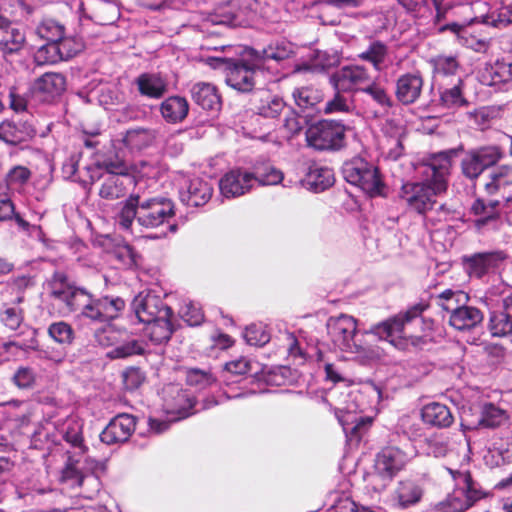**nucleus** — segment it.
<instances>
[{
  "instance_id": "50",
  "label": "nucleus",
  "mask_w": 512,
  "mask_h": 512,
  "mask_svg": "<svg viewBox=\"0 0 512 512\" xmlns=\"http://www.w3.org/2000/svg\"><path fill=\"white\" fill-rule=\"evenodd\" d=\"M463 81L461 78L457 79L450 88H444L440 91V101L442 106L448 109H458L468 106L469 102L464 97L462 92Z\"/></svg>"
},
{
  "instance_id": "21",
  "label": "nucleus",
  "mask_w": 512,
  "mask_h": 512,
  "mask_svg": "<svg viewBox=\"0 0 512 512\" xmlns=\"http://www.w3.org/2000/svg\"><path fill=\"white\" fill-rule=\"evenodd\" d=\"M36 131L27 121H2L0 123V140L11 146L27 147V143L35 136Z\"/></svg>"
},
{
  "instance_id": "22",
  "label": "nucleus",
  "mask_w": 512,
  "mask_h": 512,
  "mask_svg": "<svg viewBox=\"0 0 512 512\" xmlns=\"http://www.w3.org/2000/svg\"><path fill=\"white\" fill-rule=\"evenodd\" d=\"M212 194L211 184L199 177L186 180L179 191L181 202L191 207L205 205L211 199Z\"/></svg>"
},
{
  "instance_id": "51",
  "label": "nucleus",
  "mask_w": 512,
  "mask_h": 512,
  "mask_svg": "<svg viewBox=\"0 0 512 512\" xmlns=\"http://www.w3.org/2000/svg\"><path fill=\"white\" fill-rule=\"evenodd\" d=\"M439 305L449 316L469 302V295L461 290L446 289L438 295Z\"/></svg>"
},
{
  "instance_id": "12",
  "label": "nucleus",
  "mask_w": 512,
  "mask_h": 512,
  "mask_svg": "<svg viewBox=\"0 0 512 512\" xmlns=\"http://www.w3.org/2000/svg\"><path fill=\"white\" fill-rule=\"evenodd\" d=\"M196 398L190 389L170 383L163 388V407L173 421L185 419L195 413Z\"/></svg>"
},
{
  "instance_id": "17",
  "label": "nucleus",
  "mask_w": 512,
  "mask_h": 512,
  "mask_svg": "<svg viewBox=\"0 0 512 512\" xmlns=\"http://www.w3.org/2000/svg\"><path fill=\"white\" fill-rule=\"evenodd\" d=\"M471 213L478 218L474 221L479 231L498 230L502 225L500 202L498 200L476 198L470 208Z\"/></svg>"
},
{
  "instance_id": "23",
  "label": "nucleus",
  "mask_w": 512,
  "mask_h": 512,
  "mask_svg": "<svg viewBox=\"0 0 512 512\" xmlns=\"http://www.w3.org/2000/svg\"><path fill=\"white\" fill-rule=\"evenodd\" d=\"M424 495L423 486L416 480L406 479L398 482L391 495L394 508L405 510L420 503Z\"/></svg>"
},
{
  "instance_id": "37",
  "label": "nucleus",
  "mask_w": 512,
  "mask_h": 512,
  "mask_svg": "<svg viewBox=\"0 0 512 512\" xmlns=\"http://www.w3.org/2000/svg\"><path fill=\"white\" fill-rule=\"evenodd\" d=\"M145 351L146 344L143 341L123 331L116 346L109 350L106 356L110 359H125L135 355H143Z\"/></svg>"
},
{
  "instance_id": "7",
  "label": "nucleus",
  "mask_w": 512,
  "mask_h": 512,
  "mask_svg": "<svg viewBox=\"0 0 512 512\" xmlns=\"http://www.w3.org/2000/svg\"><path fill=\"white\" fill-rule=\"evenodd\" d=\"M327 335L335 349L356 354L362 358V362L369 364L379 358V353L370 348H365L359 338L357 320L350 315L340 314L330 317L326 324Z\"/></svg>"
},
{
  "instance_id": "11",
  "label": "nucleus",
  "mask_w": 512,
  "mask_h": 512,
  "mask_svg": "<svg viewBox=\"0 0 512 512\" xmlns=\"http://www.w3.org/2000/svg\"><path fill=\"white\" fill-rule=\"evenodd\" d=\"M407 461L408 456L401 449L394 446L383 448L376 457L375 473L369 478L372 489L382 492Z\"/></svg>"
},
{
  "instance_id": "41",
  "label": "nucleus",
  "mask_w": 512,
  "mask_h": 512,
  "mask_svg": "<svg viewBox=\"0 0 512 512\" xmlns=\"http://www.w3.org/2000/svg\"><path fill=\"white\" fill-rule=\"evenodd\" d=\"M160 112L167 123H181L188 115L189 103L181 96H170L160 105Z\"/></svg>"
},
{
  "instance_id": "44",
  "label": "nucleus",
  "mask_w": 512,
  "mask_h": 512,
  "mask_svg": "<svg viewBox=\"0 0 512 512\" xmlns=\"http://www.w3.org/2000/svg\"><path fill=\"white\" fill-rule=\"evenodd\" d=\"M487 328L492 337L512 336L511 315L503 308L502 310L490 311Z\"/></svg>"
},
{
  "instance_id": "5",
  "label": "nucleus",
  "mask_w": 512,
  "mask_h": 512,
  "mask_svg": "<svg viewBox=\"0 0 512 512\" xmlns=\"http://www.w3.org/2000/svg\"><path fill=\"white\" fill-rule=\"evenodd\" d=\"M446 469L452 477L454 488L443 500L433 505L430 512H464L487 497L488 493L470 471Z\"/></svg>"
},
{
  "instance_id": "62",
  "label": "nucleus",
  "mask_w": 512,
  "mask_h": 512,
  "mask_svg": "<svg viewBox=\"0 0 512 512\" xmlns=\"http://www.w3.org/2000/svg\"><path fill=\"white\" fill-rule=\"evenodd\" d=\"M37 379L36 371L29 366H20L14 372L12 383L21 390H29L35 386Z\"/></svg>"
},
{
  "instance_id": "24",
  "label": "nucleus",
  "mask_w": 512,
  "mask_h": 512,
  "mask_svg": "<svg viewBox=\"0 0 512 512\" xmlns=\"http://www.w3.org/2000/svg\"><path fill=\"white\" fill-rule=\"evenodd\" d=\"M505 258L501 251H490L475 253L463 257V265L471 278L480 279L485 276L491 268H494Z\"/></svg>"
},
{
  "instance_id": "52",
  "label": "nucleus",
  "mask_w": 512,
  "mask_h": 512,
  "mask_svg": "<svg viewBox=\"0 0 512 512\" xmlns=\"http://www.w3.org/2000/svg\"><path fill=\"white\" fill-rule=\"evenodd\" d=\"M512 184V165H500L490 174V181L485 183V191L492 195L501 187Z\"/></svg>"
},
{
  "instance_id": "57",
  "label": "nucleus",
  "mask_w": 512,
  "mask_h": 512,
  "mask_svg": "<svg viewBox=\"0 0 512 512\" xmlns=\"http://www.w3.org/2000/svg\"><path fill=\"white\" fill-rule=\"evenodd\" d=\"M112 320L108 322H102L101 324H106L105 326L97 329L94 334L95 341L98 345L102 347H111L114 348L118 343V340L123 331L115 329L111 324Z\"/></svg>"
},
{
  "instance_id": "46",
  "label": "nucleus",
  "mask_w": 512,
  "mask_h": 512,
  "mask_svg": "<svg viewBox=\"0 0 512 512\" xmlns=\"http://www.w3.org/2000/svg\"><path fill=\"white\" fill-rule=\"evenodd\" d=\"M67 461L61 472V481L68 484L72 488L81 484L84 472L81 471V460L84 455H72L70 451H66Z\"/></svg>"
},
{
  "instance_id": "9",
  "label": "nucleus",
  "mask_w": 512,
  "mask_h": 512,
  "mask_svg": "<svg viewBox=\"0 0 512 512\" xmlns=\"http://www.w3.org/2000/svg\"><path fill=\"white\" fill-rule=\"evenodd\" d=\"M427 308L428 305L424 302L416 303L406 311L372 326L369 333L395 345L398 339L410 336L407 329L416 322H422V314Z\"/></svg>"
},
{
  "instance_id": "49",
  "label": "nucleus",
  "mask_w": 512,
  "mask_h": 512,
  "mask_svg": "<svg viewBox=\"0 0 512 512\" xmlns=\"http://www.w3.org/2000/svg\"><path fill=\"white\" fill-rule=\"evenodd\" d=\"M292 95L295 104L303 112L308 109H316L317 105L322 101L321 91L311 86L295 88Z\"/></svg>"
},
{
  "instance_id": "39",
  "label": "nucleus",
  "mask_w": 512,
  "mask_h": 512,
  "mask_svg": "<svg viewBox=\"0 0 512 512\" xmlns=\"http://www.w3.org/2000/svg\"><path fill=\"white\" fill-rule=\"evenodd\" d=\"M91 182L101 180L104 176L131 175L127 171L126 164L119 159L107 158L97 160L93 165L86 166Z\"/></svg>"
},
{
  "instance_id": "32",
  "label": "nucleus",
  "mask_w": 512,
  "mask_h": 512,
  "mask_svg": "<svg viewBox=\"0 0 512 512\" xmlns=\"http://www.w3.org/2000/svg\"><path fill=\"white\" fill-rule=\"evenodd\" d=\"M99 189V196L106 200L124 197L128 189L134 185L133 175L104 176Z\"/></svg>"
},
{
  "instance_id": "4",
  "label": "nucleus",
  "mask_w": 512,
  "mask_h": 512,
  "mask_svg": "<svg viewBox=\"0 0 512 512\" xmlns=\"http://www.w3.org/2000/svg\"><path fill=\"white\" fill-rule=\"evenodd\" d=\"M457 153V149H449L430 155L423 165L424 179L403 183L398 195L409 210L424 215L434 207L435 197L448 187L452 158Z\"/></svg>"
},
{
  "instance_id": "2",
  "label": "nucleus",
  "mask_w": 512,
  "mask_h": 512,
  "mask_svg": "<svg viewBox=\"0 0 512 512\" xmlns=\"http://www.w3.org/2000/svg\"><path fill=\"white\" fill-rule=\"evenodd\" d=\"M175 216V204L166 197H141L131 194L121 203L116 216L118 227L126 232L134 233L136 226L145 230L161 229L159 233L147 234L148 239H161L168 232H176L177 224L171 220Z\"/></svg>"
},
{
  "instance_id": "18",
  "label": "nucleus",
  "mask_w": 512,
  "mask_h": 512,
  "mask_svg": "<svg viewBox=\"0 0 512 512\" xmlns=\"http://www.w3.org/2000/svg\"><path fill=\"white\" fill-rule=\"evenodd\" d=\"M136 428V418L130 414H118L103 429L100 440L107 445L126 442Z\"/></svg>"
},
{
  "instance_id": "16",
  "label": "nucleus",
  "mask_w": 512,
  "mask_h": 512,
  "mask_svg": "<svg viewBox=\"0 0 512 512\" xmlns=\"http://www.w3.org/2000/svg\"><path fill=\"white\" fill-rule=\"evenodd\" d=\"M66 90V77L57 72H47L34 80L29 92L36 101L52 103Z\"/></svg>"
},
{
  "instance_id": "45",
  "label": "nucleus",
  "mask_w": 512,
  "mask_h": 512,
  "mask_svg": "<svg viewBox=\"0 0 512 512\" xmlns=\"http://www.w3.org/2000/svg\"><path fill=\"white\" fill-rule=\"evenodd\" d=\"M65 31V26L51 17L42 18L35 26V34L47 42L61 40Z\"/></svg>"
},
{
  "instance_id": "25",
  "label": "nucleus",
  "mask_w": 512,
  "mask_h": 512,
  "mask_svg": "<svg viewBox=\"0 0 512 512\" xmlns=\"http://www.w3.org/2000/svg\"><path fill=\"white\" fill-rule=\"evenodd\" d=\"M49 337L62 346L60 350H43L45 357L56 363L61 362L66 356V347L70 346L75 339V332L72 326L65 321L53 322L48 327Z\"/></svg>"
},
{
  "instance_id": "6",
  "label": "nucleus",
  "mask_w": 512,
  "mask_h": 512,
  "mask_svg": "<svg viewBox=\"0 0 512 512\" xmlns=\"http://www.w3.org/2000/svg\"><path fill=\"white\" fill-rule=\"evenodd\" d=\"M283 173L269 163L255 165L254 171L232 169L219 180V190L226 199H233L248 193L254 182L260 185H277L283 180Z\"/></svg>"
},
{
  "instance_id": "43",
  "label": "nucleus",
  "mask_w": 512,
  "mask_h": 512,
  "mask_svg": "<svg viewBox=\"0 0 512 512\" xmlns=\"http://www.w3.org/2000/svg\"><path fill=\"white\" fill-rule=\"evenodd\" d=\"M136 84L141 95L154 99L161 98L167 90L165 80L153 73L139 75L136 79Z\"/></svg>"
},
{
  "instance_id": "28",
  "label": "nucleus",
  "mask_w": 512,
  "mask_h": 512,
  "mask_svg": "<svg viewBox=\"0 0 512 512\" xmlns=\"http://www.w3.org/2000/svg\"><path fill=\"white\" fill-rule=\"evenodd\" d=\"M62 439L69 445L72 455H85L88 448L83 438V423L75 418H67L58 428Z\"/></svg>"
},
{
  "instance_id": "53",
  "label": "nucleus",
  "mask_w": 512,
  "mask_h": 512,
  "mask_svg": "<svg viewBox=\"0 0 512 512\" xmlns=\"http://www.w3.org/2000/svg\"><path fill=\"white\" fill-rule=\"evenodd\" d=\"M94 16L90 19L100 25L112 24L119 15V10L114 2L108 0H96L94 2Z\"/></svg>"
},
{
  "instance_id": "19",
  "label": "nucleus",
  "mask_w": 512,
  "mask_h": 512,
  "mask_svg": "<svg viewBox=\"0 0 512 512\" xmlns=\"http://www.w3.org/2000/svg\"><path fill=\"white\" fill-rule=\"evenodd\" d=\"M370 79L367 68L361 65L343 66L330 76V83L336 91L356 90Z\"/></svg>"
},
{
  "instance_id": "31",
  "label": "nucleus",
  "mask_w": 512,
  "mask_h": 512,
  "mask_svg": "<svg viewBox=\"0 0 512 512\" xmlns=\"http://www.w3.org/2000/svg\"><path fill=\"white\" fill-rule=\"evenodd\" d=\"M194 102L202 109L217 113L221 109V97L217 88L210 83H196L191 89Z\"/></svg>"
},
{
  "instance_id": "30",
  "label": "nucleus",
  "mask_w": 512,
  "mask_h": 512,
  "mask_svg": "<svg viewBox=\"0 0 512 512\" xmlns=\"http://www.w3.org/2000/svg\"><path fill=\"white\" fill-rule=\"evenodd\" d=\"M357 92L363 94L364 101L372 103L379 112L386 114L395 105L392 96L379 82L372 81L363 87L357 88Z\"/></svg>"
},
{
  "instance_id": "33",
  "label": "nucleus",
  "mask_w": 512,
  "mask_h": 512,
  "mask_svg": "<svg viewBox=\"0 0 512 512\" xmlns=\"http://www.w3.org/2000/svg\"><path fill=\"white\" fill-rule=\"evenodd\" d=\"M25 45V30L16 23L0 33V53L4 58L19 54Z\"/></svg>"
},
{
  "instance_id": "48",
  "label": "nucleus",
  "mask_w": 512,
  "mask_h": 512,
  "mask_svg": "<svg viewBox=\"0 0 512 512\" xmlns=\"http://www.w3.org/2000/svg\"><path fill=\"white\" fill-rule=\"evenodd\" d=\"M395 433L410 441H414L423 436L424 429L417 416L403 415L397 421Z\"/></svg>"
},
{
  "instance_id": "60",
  "label": "nucleus",
  "mask_w": 512,
  "mask_h": 512,
  "mask_svg": "<svg viewBox=\"0 0 512 512\" xmlns=\"http://www.w3.org/2000/svg\"><path fill=\"white\" fill-rule=\"evenodd\" d=\"M341 92L336 91L334 97L325 103L323 110L326 114L349 113L354 109L352 99Z\"/></svg>"
},
{
  "instance_id": "58",
  "label": "nucleus",
  "mask_w": 512,
  "mask_h": 512,
  "mask_svg": "<svg viewBox=\"0 0 512 512\" xmlns=\"http://www.w3.org/2000/svg\"><path fill=\"white\" fill-rule=\"evenodd\" d=\"M186 383L190 390L194 388L195 391H202L215 385V379L210 373L203 370L190 369L186 374Z\"/></svg>"
},
{
  "instance_id": "10",
  "label": "nucleus",
  "mask_w": 512,
  "mask_h": 512,
  "mask_svg": "<svg viewBox=\"0 0 512 512\" xmlns=\"http://www.w3.org/2000/svg\"><path fill=\"white\" fill-rule=\"evenodd\" d=\"M345 130L340 121L321 120L306 128L307 146L317 151H338L345 145Z\"/></svg>"
},
{
  "instance_id": "59",
  "label": "nucleus",
  "mask_w": 512,
  "mask_h": 512,
  "mask_svg": "<svg viewBox=\"0 0 512 512\" xmlns=\"http://www.w3.org/2000/svg\"><path fill=\"white\" fill-rule=\"evenodd\" d=\"M243 337L250 346L262 347L270 341V334L262 324H251L245 328Z\"/></svg>"
},
{
  "instance_id": "27",
  "label": "nucleus",
  "mask_w": 512,
  "mask_h": 512,
  "mask_svg": "<svg viewBox=\"0 0 512 512\" xmlns=\"http://www.w3.org/2000/svg\"><path fill=\"white\" fill-rule=\"evenodd\" d=\"M173 314L164 313L163 316L156 318L155 320L143 323L144 336L154 346H164L170 339L172 334L175 332V327L172 323Z\"/></svg>"
},
{
  "instance_id": "55",
  "label": "nucleus",
  "mask_w": 512,
  "mask_h": 512,
  "mask_svg": "<svg viewBox=\"0 0 512 512\" xmlns=\"http://www.w3.org/2000/svg\"><path fill=\"white\" fill-rule=\"evenodd\" d=\"M58 50L62 61H67L84 49L83 39L79 36H62L61 40H57Z\"/></svg>"
},
{
  "instance_id": "20",
  "label": "nucleus",
  "mask_w": 512,
  "mask_h": 512,
  "mask_svg": "<svg viewBox=\"0 0 512 512\" xmlns=\"http://www.w3.org/2000/svg\"><path fill=\"white\" fill-rule=\"evenodd\" d=\"M424 81L419 72H407L395 81V97L399 103L408 106L416 103L422 94Z\"/></svg>"
},
{
  "instance_id": "8",
  "label": "nucleus",
  "mask_w": 512,
  "mask_h": 512,
  "mask_svg": "<svg viewBox=\"0 0 512 512\" xmlns=\"http://www.w3.org/2000/svg\"><path fill=\"white\" fill-rule=\"evenodd\" d=\"M346 182L359 187L370 197L384 196L385 185L379 169L362 157L346 161L341 169Z\"/></svg>"
},
{
  "instance_id": "35",
  "label": "nucleus",
  "mask_w": 512,
  "mask_h": 512,
  "mask_svg": "<svg viewBox=\"0 0 512 512\" xmlns=\"http://www.w3.org/2000/svg\"><path fill=\"white\" fill-rule=\"evenodd\" d=\"M421 419L425 424L437 428H448L454 422L449 407L438 402L426 404L421 410Z\"/></svg>"
},
{
  "instance_id": "13",
  "label": "nucleus",
  "mask_w": 512,
  "mask_h": 512,
  "mask_svg": "<svg viewBox=\"0 0 512 512\" xmlns=\"http://www.w3.org/2000/svg\"><path fill=\"white\" fill-rule=\"evenodd\" d=\"M256 6L255 0H230L215 10L210 21L230 27L245 26L254 18Z\"/></svg>"
},
{
  "instance_id": "29",
  "label": "nucleus",
  "mask_w": 512,
  "mask_h": 512,
  "mask_svg": "<svg viewBox=\"0 0 512 512\" xmlns=\"http://www.w3.org/2000/svg\"><path fill=\"white\" fill-rule=\"evenodd\" d=\"M484 313L477 307L465 304L449 316V324L459 331H471L482 328Z\"/></svg>"
},
{
  "instance_id": "36",
  "label": "nucleus",
  "mask_w": 512,
  "mask_h": 512,
  "mask_svg": "<svg viewBox=\"0 0 512 512\" xmlns=\"http://www.w3.org/2000/svg\"><path fill=\"white\" fill-rule=\"evenodd\" d=\"M334 172L331 168L320 164H312L303 180L304 184L312 191L322 192L334 184Z\"/></svg>"
},
{
  "instance_id": "3",
  "label": "nucleus",
  "mask_w": 512,
  "mask_h": 512,
  "mask_svg": "<svg viewBox=\"0 0 512 512\" xmlns=\"http://www.w3.org/2000/svg\"><path fill=\"white\" fill-rule=\"evenodd\" d=\"M206 63L213 69H221L226 73L225 81L233 89L247 93L251 92L250 109L265 118H276L285 109L286 104L281 97L268 89L254 87L262 74L259 67L248 65L242 59L226 57H208Z\"/></svg>"
},
{
  "instance_id": "34",
  "label": "nucleus",
  "mask_w": 512,
  "mask_h": 512,
  "mask_svg": "<svg viewBox=\"0 0 512 512\" xmlns=\"http://www.w3.org/2000/svg\"><path fill=\"white\" fill-rule=\"evenodd\" d=\"M294 53L293 45L286 39H276L267 46L252 49V55L264 63L270 60L280 62L288 59Z\"/></svg>"
},
{
  "instance_id": "15",
  "label": "nucleus",
  "mask_w": 512,
  "mask_h": 512,
  "mask_svg": "<svg viewBox=\"0 0 512 512\" xmlns=\"http://www.w3.org/2000/svg\"><path fill=\"white\" fill-rule=\"evenodd\" d=\"M132 310L140 323L155 320L167 314H173V310L168 306L155 290H144L138 293L132 303Z\"/></svg>"
},
{
  "instance_id": "40",
  "label": "nucleus",
  "mask_w": 512,
  "mask_h": 512,
  "mask_svg": "<svg viewBox=\"0 0 512 512\" xmlns=\"http://www.w3.org/2000/svg\"><path fill=\"white\" fill-rule=\"evenodd\" d=\"M389 56V46L380 40H371L366 49L358 54L361 61L372 65L373 69L381 73L386 68V61Z\"/></svg>"
},
{
  "instance_id": "63",
  "label": "nucleus",
  "mask_w": 512,
  "mask_h": 512,
  "mask_svg": "<svg viewBox=\"0 0 512 512\" xmlns=\"http://www.w3.org/2000/svg\"><path fill=\"white\" fill-rule=\"evenodd\" d=\"M180 318L191 327L199 326L204 321V314L201 308L191 302H184L178 312Z\"/></svg>"
},
{
  "instance_id": "42",
  "label": "nucleus",
  "mask_w": 512,
  "mask_h": 512,
  "mask_svg": "<svg viewBox=\"0 0 512 512\" xmlns=\"http://www.w3.org/2000/svg\"><path fill=\"white\" fill-rule=\"evenodd\" d=\"M508 419L507 412L491 402L483 403L480 406V416L475 425H470V429L478 427L494 429L503 425Z\"/></svg>"
},
{
  "instance_id": "61",
  "label": "nucleus",
  "mask_w": 512,
  "mask_h": 512,
  "mask_svg": "<svg viewBox=\"0 0 512 512\" xmlns=\"http://www.w3.org/2000/svg\"><path fill=\"white\" fill-rule=\"evenodd\" d=\"M112 255L124 268L131 269L137 265L138 254L128 243L116 245Z\"/></svg>"
},
{
  "instance_id": "26",
  "label": "nucleus",
  "mask_w": 512,
  "mask_h": 512,
  "mask_svg": "<svg viewBox=\"0 0 512 512\" xmlns=\"http://www.w3.org/2000/svg\"><path fill=\"white\" fill-rule=\"evenodd\" d=\"M512 81V60L503 58L485 67L481 73V82L484 85L503 90Z\"/></svg>"
},
{
  "instance_id": "14",
  "label": "nucleus",
  "mask_w": 512,
  "mask_h": 512,
  "mask_svg": "<svg viewBox=\"0 0 512 512\" xmlns=\"http://www.w3.org/2000/svg\"><path fill=\"white\" fill-rule=\"evenodd\" d=\"M503 157L501 148L497 145H487L471 149L461 160V169L465 177L475 180L484 170L494 166Z\"/></svg>"
},
{
  "instance_id": "38",
  "label": "nucleus",
  "mask_w": 512,
  "mask_h": 512,
  "mask_svg": "<svg viewBox=\"0 0 512 512\" xmlns=\"http://www.w3.org/2000/svg\"><path fill=\"white\" fill-rule=\"evenodd\" d=\"M338 420L349 442H359L372 423L370 417L358 416L351 412L338 416Z\"/></svg>"
},
{
  "instance_id": "64",
  "label": "nucleus",
  "mask_w": 512,
  "mask_h": 512,
  "mask_svg": "<svg viewBox=\"0 0 512 512\" xmlns=\"http://www.w3.org/2000/svg\"><path fill=\"white\" fill-rule=\"evenodd\" d=\"M484 22L496 28H505L512 24V3L486 16Z\"/></svg>"
},
{
  "instance_id": "56",
  "label": "nucleus",
  "mask_w": 512,
  "mask_h": 512,
  "mask_svg": "<svg viewBox=\"0 0 512 512\" xmlns=\"http://www.w3.org/2000/svg\"><path fill=\"white\" fill-rule=\"evenodd\" d=\"M34 61L38 66L56 64L62 61L57 42H47L37 49Z\"/></svg>"
},
{
  "instance_id": "47",
  "label": "nucleus",
  "mask_w": 512,
  "mask_h": 512,
  "mask_svg": "<svg viewBox=\"0 0 512 512\" xmlns=\"http://www.w3.org/2000/svg\"><path fill=\"white\" fill-rule=\"evenodd\" d=\"M284 346L287 350L288 359L295 365H303L307 359L305 340L294 333L286 332L283 335Z\"/></svg>"
},
{
  "instance_id": "54",
  "label": "nucleus",
  "mask_w": 512,
  "mask_h": 512,
  "mask_svg": "<svg viewBox=\"0 0 512 512\" xmlns=\"http://www.w3.org/2000/svg\"><path fill=\"white\" fill-rule=\"evenodd\" d=\"M31 171L22 165L12 167L4 177L3 184L7 186V193L21 189L30 179Z\"/></svg>"
},
{
  "instance_id": "1",
  "label": "nucleus",
  "mask_w": 512,
  "mask_h": 512,
  "mask_svg": "<svg viewBox=\"0 0 512 512\" xmlns=\"http://www.w3.org/2000/svg\"><path fill=\"white\" fill-rule=\"evenodd\" d=\"M45 290L51 313L62 317L74 313L79 322H108L118 318L125 308L123 298L110 295L95 297L60 270L54 271L46 280Z\"/></svg>"
}]
</instances>
